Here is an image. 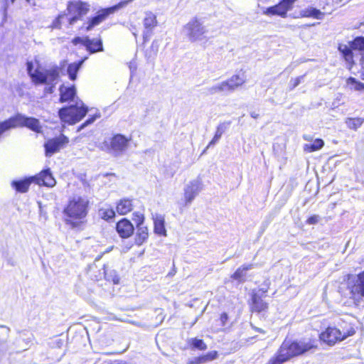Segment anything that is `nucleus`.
Segmentation results:
<instances>
[{"label":"nucleus","mask_w":364,"mask_h":364,"mask_svg":"<svg viewBox=\"0 0 364 364\" xmlns=\"http://www.w3.org/2000/svg\"><path fill=\"white\" fill-rule=\"evenodd\" d=\"M317 348L318 345L315 339L302 338L295 341L285 339L274 358L279 364H283L292 358L301 355L309 351L315 350Z\"/></svg>","instance_id":"nucleus-1"},{"label":"nucleus","mask_w":364,"mask_h":364,"mask_svg":"<svg viewBox=\"0 0 364 364\" xmlns=\"http://www.w3.org/2000/svg\"><path fill=\"white\" fill-rule=\"evenodd\" d=\"M27 71L35 84L50 83L60 76L59 68L57 65L52 66L48 69L41 70L40 68H37L33 70V63L28 62Z\"/></svg>","instance_id":"nucleus-2"},{"label":"nucleus","mask_w":364,"mask_h":364,"mask_svg":"<svg viewBox=\"0 0 364 364\" xmlns=\"http://www.w3.org/2000/svg\"><path fill=\"white\" fill-rule=\"evenodd\" d=\"M88 108L80 102L69 107L61 108L59 112V117L62 122L69 124H74L80 121L87 113Z\"/></svg>","instance_id":"nucleus-3"},{"label":"nucleus","mask_w":364,"mask_h":364,"mask_svg":"<svg viewBox=\"0 0 364 364\" xmlns=\"http://www.w3.org/2000/svg\"><path fill=\"white\" fill-rule=\"evenodd\" d=\"M355 333V331L353 327H350L347 330H341L336 327L329 326L320 334L319 338L328 345L333 346L337 342L343 341L348 336H353Z\"/></svg>","instance_id":"nucleus-4"},{"label":"nucleus","mask_w":364,"mask_h":364,"mask_svg":"<svg viewBox=\"0 0 364 364\" xmlns=\"http://www.w3.org/2000/svg\"><path fill=\"white\" fill-rule=\"evenodd\" d=\"M88 200L82 197H74L65 208V214L73 218L81 219L86 216Z\"/></svg>","instance_id":"nucleus-5"},{"label":"nucleus","mask_w":364,"mask_h":364,"mask_svg":"<svg viewBox=\"0 0 364 364\" xmlns=\"http://www.w3.org/2000/svg\"><path fill=\"white\" fill-rule=\"evenodd\" d=\"M132 1L133 0L122 1L113 6L100 10L95 16L91 18L87 22V26L85 27V31H91L95 26L99 25L104 20H105L109 15L124 8Z\"/></svg>","instance_id":"nucleus-6"},{"label":"nucleus","mask_w":364,"mask_h":364,"mask_svg":"<svg viewBox=\"0 0 364 364\" xmlns=\"http://www.w3.org/2000/svg\"><path fill=\"white\" fill-rule=\"evenodd\" d=\"M183 31L191 42L198 41L205 38L207 28L203 25L200 19L192 18L183 28Z\"/></svg>","instance_id":"nucleus-7"},{"label":"nucleus","mask_w":364,"mask_h":364,"mask_svg":"<svg viewBox=\"0 0 364 364\" xmlns=\"http://www.w3.org/2000/svg\"><path fill=\"white\" fill-rule=\"evenodd\" d=\"M348 289L354 300L364 297V271L348 278Z\"/></svg>","instance_id":"nucleus-8"},{"label":"nucleus","mask_w":364,"mask_h":364,"mask_svg":"<svg viewBox=\"0 0 364 364\" xmlns=\"http://www.w3.org/2000/svg\"><path fill=\"white\" fill-rule=\"evenodd\" d=\"M67 11L68 15L71 16L68 18L69 24L73 25L88 13L90 5L80 1H70L68 4Z\"/></svg>","instance_id":"nucleus-9"},{"label":"nucleus","mask_w":364,"mask_h":364,"mask_svg":"<svg viewBox=\"0 0 364 364\" xmlns=\"http://www.w3.org/2000/svg\"><path fill=\"white\" fill-rule=\"evenodd\" d=\"M202 190L203 182L200 178H197L189 181L183 189L186 205L191 204Z\"/></svg>","instance_id":"nucleus-10"},{"label":"nucleus","mask_w":364,"mask_h":364,"mask_svg":"<svg viewBox=\"0 0 364 364\" xmlns=\"http://www.w3.org/2000/svg\"><path fill=\"white\" fill-rule=\"evenodd\" d=\"M69 142L68 138L61 134L58 137L49 139L45 143V149L46 156H50L53 154L59 151Z\"/></svg>","instance_id":"nucleus-11"},{"label":"nucleus","mask_w":364,"mask_h":364,"mask_svg":"<svg viewBox=\"0 0 364 364\" xmlns=\"http://www.w3.org/2000/svg\"><path fill=\"white\" fill-rule=\"evenodd\" d=\"M15 117L18 127H26L37 133H40L42 132V127L41 126L40 122L38 119L34 117H26L19 113L16 114Z\"/></svg>","instance_id":"nucleus-12"},{"label":"nucleus","mask_w":364,"mask_h":364,"mask_svg":"<svg viewBox=\"0 0 364 364\" xmlns=\"http://www.w3.org/2000/svg\"><path fill=\"white\" fill-rule=\"evenodd\" d=\"M325 6H320L319 9L313 6H308L299 11V15L304 18H311L316 20H323L326 12Z\"/></svg>","instance_id":"nucleus-13"},{"label":"nucleus","mask_w":364,"mask_h":364,"mask_svg":"<svg viewBox=\"0 0 364 364\" xmlns=\"http://www.w3.org/2000/svg\"><path fill=\"white\" fill-rule=\"evenodd\" d=\"M157 23L158 22L155 14L151 11L145 13V17L143 20V25L144 27L143 36L144 40L151 36L153 29L157 26Z\"/></svg>","instance_id":"nucleus-14"},{"label":"nucleus","mask_w":364,"mask_h":364,"mask_svg":"<svg viewBox=\"0 0 364 364\" xmlns=\"http://www.w3.org/2000/svg\"><path fill=\"white\" fill-rule=\"evenodd\" d=\"M250 309L252 312L261 313L268 309V304L262 299V295L252 292Z\"/></svg>","instance_id":"nucleus-15"},{"label":"nucleus","mask_w":364,"mask_h":364,"mask_svg":"<svg viewBox=\"0 0 364 364\" xmlns=\"http://www.w3.org/2000/svg\"><path fill=\"white\" fill-rule=\"evenodd\" d=\"M116 230L121 237L128 238L133 234L134 228L132 223L124 218L117 223Z\"/></svg>","instance_id":"nucleus-16"},{"label":"nucleus","mask_w":364,"mask_h":364,"mask_svg":"<svg viewBox=\"0 0 364 364\" xmlns=\"http://www.w3.org/2000/svg\"><path fill=\"white\" fill-rule=\"evenodd\" d=\"M128 146V139L122 134H117L112 139L111 149L117 154L125 151Z\"/></svg>","instance_id":"nucleus-17"},{"label":"nucleus","mask_w":364,"mask_h":364,"mask_svg":"<svg viewBox=\"0 0 364 364\" xmlns=\"http://www.w3.org/2000/svg\"><path fill=\"white\" fill-rule=\"evenodd\" d=\"M38 185H43L48 187H53L55 184V181L49 170L41 171L38 175L32 177Z\"/></svg>","instance_id":"nucleus-18"},{"label":"nucleus","mask_w":364,"mask_h":364,"mask_svg":"<svg viewBox=\"0 0 364 364\" xmlns=\"http://www.w3.org/2000/svg\"><path fill=\"white\" fill-rule=\"evenodd\" d=\"M85 48L90 53H95L104 50L102 41L100 38L91 39L86 36Z\"/></svg>","instance_id":"nucleus-19"},{"label":"nucleus","mask_w":364,"mask_h":364,"mask_svg":"<svg viewBox=\"0 0 364 364\" xmlns=\"http://www.w3.org/2000/svg\"><path fill=\"white\" fill-rule=\"evenodd\" d=\"M18 127L15 115L8 119L0 122V139L8 135L11 129Z\"/></svg>","instance_id":"nucleus-20"},{"label":"nucleus","mask_w":364,"mask_h":364,"mask_svg":"<svg viewBox=\"0 0 364 364\" xmlns=\"http://www.w3.org/2000/svg\"><path fill=\"white\" fill-rule=\"evenodd\" d=\"M229 88L230 86L224 80L219 83L213 85L211 87H207L206 91L208 95L223 94L226 95L230 93L229 91Z\"/></svg>","instance_id":"nucleus-21"},{"label":"nucleus","mask_w":364,"mask_h":364,"mask_svg":"<svg viewBox=\"0 0 364 364\" xmlns=\"http://www.w3.org/2000/svg\"><path fill=\"white\" fill-rule=\"evenodd\" d=\"M60 91V101L61 102H68L74 98L76 95V90L74 85L67 87L61 85L59 89Z\"/></svg>","instance_id":"nucleus-22"},{"label":"nucleus","mask_w":364,"mask_h":364,"mask_svg":"<svg viewBox=\"0 0 364 364\" xmlns=\"http://www.w3.org/2000/svg\"><path fill=\"white\" fill-rule=\"evenodd\" d=\"M255 264H244L240 267L231 276L235 280L240 282H244L245 281V276L247 271L252 269L255 267Z\"/></svg>","instance_id":"nucleus-23"},{"label":"nucleus","mask_w":364,"mask_h":364,"mask_svg":"<svg viewBox=\"0 0 364 364\" xmlns=\"http://www.w3.org/2000/svg\"><path fill=\"white\" fill-rule=\"evenodd\" d=\"M226 83L230 86V92H233L237 87L242 85L246 80L244 75H234L230 78L225 80Z\"/></svg>","instance_id":"nucleus-24"},{"label":"nucleus","mask_w":364,"mask_h":364,"mask_svg":"<svg viewBox=\"0 0 364 364\" xmlns=\"http://www.w3.org/2000/svg\"><path fill=\"white\" fill-rule=\"evenodd\" d=\"M231 124V122H224L220 123L217 129L215 134V136H213V139L210 141L208 146L206 147V149L210 148V146L215 145L221 138L223 133L225 132V131L228 129Z\"/></svg>","instance_id":"nucleus-25"},{"label":"nucleus","mask_w":364,"mask_h":364,"mask_svg":"<svg viewBox=\"0 0 364 364\" xmlns=\"http://www.w3.org/2000/svg\"><path fill=\"white\" fill-rule=\"evenodd\" d=\"M32 182H34V180L32 179V177L19 181H13L11 182V186L18 192L26 193L28 191Z\"/></svg>","instance_id":"nucleus-26"},{"label":"nucleus","mask_w":364,"mask_h":364,"mask_svg":"<svg viewBox=\"0 0 364 364\" xmlns=\"http://www.w3.org/2000/svg\"><path fill=\"white\" fill-rule=\"evenodd\" d=\"M218 357L217 351H211L207 354L196 357L188 361V364H203L216 359Z\"/></svg>","instance_id":"nucleus-27"},{"label":"nucleus","mask_w":364,"mask_h":364,"mask_svg":"<svg viewBox=\"0 0 364 364\" xmlns=\"http://www.w3.org/2000/svg\"><path fill=\"white\" fill-rule=\"evenodd\" d=\"M87 58L85 57L84 59L73 63H70L68 66L67 72L69 75V78L71 80H75L77 78V74L83 63Z\"/></svg>","instance_id":"nucleus-28"},{"label":"nucleus","mask_w":364,"mask_h":364,"mask_svg":"<svg viewBox=\"0 0 364 364\" xmlns=\"http://www.w3.org/2000/svg\"><path fill=\"white\" fill-rule=\"evenodd\" d=\"M148 237V228L141 225H136V243L137 245H141L145 240Z\"/></svg>","instance_id":"nucleus-29"},{"label":"nucleus","mask_w":364,"mask_h":364,"mask_svg":"<svg viewBox=\"0 0 364 364\" xmlns=\"http://www.w3.org/2000/svg\"><path fill=\"white\" fill-rule=\"evenodd\" d=\"M132 200L129 199L121 200L117 205V211L120 215H125L132 210Z\"/></svg>","instance_id":"nucleus-30"},{"label":"nucleus","mask_w":364,"mask_h":364,"mask_svg":"<svg viewBox=\"0 0 364 364\" xmlns=\"http://www.w3.org/2000/svg\"><path fill=\"white\" fill-rule=\"evenodd\" d=\"M154 231L158 235H166V229L164 226V218L161 215H156L154 218Z\"/></svg>","instance_id":"nucleus-31"},{"label":"nucleus","mask_w":364,"mask_h":364,"mask_svg":"<svg viewBox=\"0 0 364 364\" xmlns=\"http://www.w3.org/2000/svg\"><path fill=\"white\" fill-rule=\"evenodd\" d=\"M364 119L360 117L357 118H347L346 119V124L347 127L353 130H357L363 123Z\"/></svg>","instance_id":"nucleus-32"},{"label":"nucleus","mask_w":364,"mask_h":364,"mask_svg":"<svg viewBox=\"0 0 364 364\" xmlns=\"http://www.w3.org/2000/svg\"><path fill=\"white\" fill-rule=\"evenodd\" d=\"M338 50L347 62L350 63L353 60V49L351 46L348 47L346 45H340Z\"/></svg>","instance_id":"nucleus-33"},{"label":"nucleus","mask_w":364,"mask_h":364,"mask_svg":"<svg viewBox=\"0 0 364 364\" xmlns=\"http://www.w3.org/2000/svg\"><path fill=\"white\" fill-rule=\"evenodd\" d=\"M323 145V141L322 139H317L314 141L313 144H305L304 149V151H306L308 152H312L321 149Z\"/></svg>","instance_id":"nucleus-34"},{"label":"nucleus","mask_w":364,"mask_h":364,"mask_svg":"<svg viewBox=\"0 0 364 364\" xmlns=\"http://www.w3.org/2000/svg\"><path fill=\"white\" fill-rule=\"evenodd\" d=\"M98 213L100 218L105 220L112 219L115 216V212L112 208H102L99 210Z\"/></svg>","instance_id":"nucleus-35"},{"label":"nucleus","mask_w":364,"mask_h":364,"mask_svg":"<svg viewBox=\"0 0 364 364\" xmlns=\"http://www.w3.org/2000/svg\"><path fill=\"white\" fill-rule=\"evenodd\" d=\"M105 278L107 281H112L114 284H118L119 281V278L115 270L112 269H104Z\"/></svg>","instance_id":"nucleus-36"},{"label":"nucleus","mask_w":364,"mask_h":364,"mask_svg":"<svg viewBox=\"0 0 364 364\" xmlns=\"http://www.w3.org/2000/svg\"><path fill=\"white\" fill-rule=\"evenodd\" d=\"M190 344L192 349H198L200 350H205L207 349V345L202 339H198L196 338H192L190 341Z\"/></svg>","instance_id":"nucleus-37"},{"label":"nucleus","mask_w":364,"mask_h":364,"mask_svg":"<svg viewBox=\"0 0 364 364\" xmlns=\"http://www.w3.org/2000/svg\"><path fill=\"white\" fill-rule=\"evenodd\" d=\"M351 48L353 50H364V37H357L351 43Z\"/></svg>","instance_id":"nucleus-38"},{"label":"nucleus","mask_w":364,"mask_h":364,"mask_svg":"<svg viewBox=\"0 0 364 364\" xmlns=\"http://www.w3.org/2000/svg\"><path fill=\"white\" fill-rule=\"evenodd\" d=\"M348 84L352 86V88L355 90H362L364 89V84L356 81V80L353 77L348 78Z\"/></svg>","instance_id":"nucleus-39"},{"label":"nucleus","mask_w":364,"mask_h":364,"mask_svg":"<svg viewBox=\"0 0 364 364\" xmlns=\"http://www.w3.org/2000/svg\"><path fill=\"white\" fill-rule=\"evenodd\" d=\"M100 117V114H95L89 117L84 123H82L78 128L77 132H80L85 127L92 124L97 118Z\"/></svg>","instance_id":"nucleus-40"},{"label":"nucleus","mask_w":364,"mask_h":364,"mask_svg":"<svg viewBox=\"0 0 364 364\" xmlns=\"http://www.w3.org/2000/svg\"><path fill=\"white\" fill-rule=\"evenodd\" d=\"M304 77V75H301L299 77H297L295 79H291L289 84V90H292L295 87H296L301 82Z\"/></svg>","instance_id":"nucleus-41"},{"label":"nucleus","mask_w":364,"mask_h":364,"mask_svg":"<svg viewBox=\"0 0 364 364\" xmlns=\"http://www.w3.org/2000/svg\"><path fill=\"white\" fill-rule=\"evenodd\" d=\"M133 220L137 225H141L144 223V215L140 212H135L133 213Z\"/></svg>","instance_id":"nucleus-42"},{"label":"nucleus","mask_w":364,"mask_h":364,"mask_svg":"<svg viewBox=\"0 0 364 364\" xmlns=\"http://www.w3.org/2000/svg\"><path fill=\"white\" fill-rule=\"evenodd\" d=\"M67 16V14H60L58 18H56L55 19V21H53V27L55 28H60V25H61V20L63 19L65 16Z\"/></svg>","instance_id":"nucleus-43"},{"label":"nucleus","mask_w":364,"mask_h":364,"mask_svg":"<svg viewBox=\"0 0 364 364\" xmlns=\"http://www.w3.org/2000/svg\"><path fill=\"white\" fill-rule=\"evenodd\" d=\"M58 77L55 81L50 82V83H44L45 85H48V87H46L45 88V91L48 93H53V91H54V87L55 86V85L57 84L58 82Z\"/></svg>","instance_id":"nucleus-44"},{"label":"nucleus","mask_w":364,"mask_h":364,"mask_svg":"<svg viewBox=\"0 0 364 364\" xmlns=\"http://www.w3.org/2000/svg\"><path fill=\"white\" fill-rule=\"evenodd\" d=\"M319 220L320 216L318 215H314L307 219L306 223L309 225H316L319 222Z\"/></svg>","instance_id":"nucleus-45"},{"label":"nucleus","mask_w":364,"mask_h":364,"mask_svg":"<svg viewBox=\"0 0 364 364\" xmlns=\"http://www.w3.org/2000/svg\"><path fill=\"white\" fill-rule=\"evenodd\" d=\"M0 330L1 331V333L4 336V338H2L1 341L5 342L9 336L10 328L4 326H0Z\"/></svg>","instance_id":"nucleus-46"},{"label":"nucleus","mask_w":364,"mask_h":364,"mask_svg":"<svg viewBox=\"0 0 364 364\" xmlns=\"http://www.w3.org/2000/svg\"><path fill=\"white\" fill-rule=\"evenodd\" d=\"M85 40H86V37H85V38L75 37V38H74L73 39L72 43L74 45H77L78 43H81V44H82L85 47Z\"/></svg>","instance_id":"nucleus-47"},{"label":"nucleus","mask_w":364,"mask_h":364,"mask_svg":"<svg viewBox=\"0 0 364 364\" xmlns=\"http://www.w3.org/2000/svg\"><path fill=\"white\" fill-rule=\"evenodd\" d=\"M63 341L62 339L58 338L54 341V347L60 348L63 345Z\"/></svg>","instance_id":"nucleus-48"},{"label":"nucleus","mask_w":364,"mask_h":364,"mask_svg":"<svg viewBox=\"0 0 364 364\" xmlns=\"http://www.w3.org/2000/svg\"><path fill=\"white\" fill-rule=\"evenodd\" d=\"M228 319V316L226 313H223L220 316V321L223 325H225Z\"/></svg>","instance_id":"nucleus-49"},{"label":"nucleus","mask_w":364,"mask_h":364,"mask_svg":"<svg viewBox=\"0 0 364 364\" xmlns=\"http://www.w3.org/2000/svg\"><path fill=\"white\" fill-rule=\"evenodd\" d=\"M268 289H269V282H267L266 284H264L263 287H262L259 289V291H261L263 294H265L268 291Z\"/></svg>","instance_id":"nucleus-50"},{"label":"nucleus","mask_w":364,"mask_h":364,"mask_svg":"<svg viewBox=\"0 0 364 364\" xmlns=\"http://www.w3.org/2000/svg\"><path fill=\"white\" fill-rule=\"evenodd\" d=\"M250 116L254 118V119H257L259 117V114L257 113L256 112H250Z\"/></svg>","instance_id":"nucleus-51"},{"label":"nucleus","mask_w":364,"mask_h":364,"mask_svg":"<svg viewBox=\"0 0 364 364\" xmlns=\"http://www.w3.org/2000/svg\"><path fill=\"white\" fill-rule=\"evenodd\" d=\"M267 364H279V363L275 360V358L273 357L271 358Z\"/></svg>","instance_id":"nucleus-52"},{"label":"nucleus","mask_w":364,"mask_h":364,"mask_svg":"<svg viewBox=\"0 0 364 364\" xmlns=\"http://www.w3.org/2000/svg\"><path fill=\"white\" fill-rule=\"evenodd\" d=\"M303 138L306 141H311L312 140V137L311 136H309V135H306L305 134V135L303 136Z\"/></svg>","instance_id":"nucleus-53"},{"label":"nucleus","mask_w":364,"mask_h":364,"mask_svg":"<svg viewBox=\"0 0 364 364\" xmlns=\"http://www.w3.org/2000/svg\"><path fill=\"white\" fill-rule=\"evenodd\" d=\"M362 64H363V65H364V59H363V56H362Z\"/></svg>","instance_id":"nucleus-54"},{"label":"nucleus","mask_w":364,"mask_h":364,"mask_svg":"<svg viewBox=\"0 0 364 364\" xmlns=\"http://www.w3.org/2000/svg\"><path fill=\"white\" fill-rule=\"evenodd\" d=\"M70 222L69 220H66V223H68Z\"/></svg>","instance_id":"nucleus-55"},{"label":"nucleus","mask_w":364,"mask_h":364,"mask_svg":"<svg viewBox=\"0 0 364 364\" xmlns=\"http://www.w3.org/2000/svg\"><path fill=\"white\" fill-rule=\"evenodd\" d=\"M11 3H14L15 1V0H11Z\"/></svg>","instance_id":"nucleus-56"}]
</instances>
